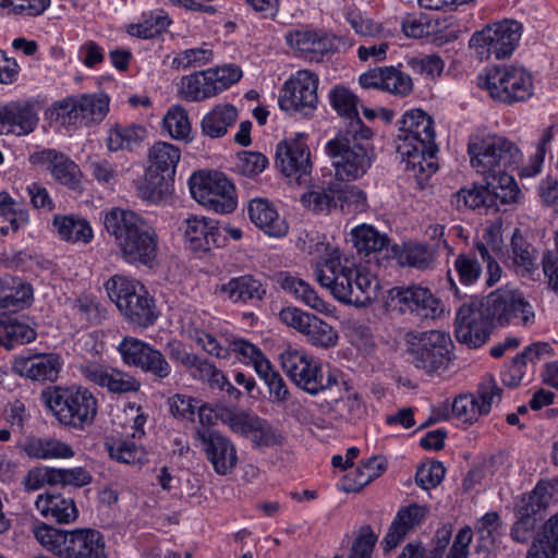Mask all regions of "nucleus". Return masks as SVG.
Segmentation results:
<instances>
[{
	"mask_svg": "<svg viewBox=\"0 0 558 558\" xmlns=\"http://www.w3.org/2000/svg\"><path fill=\"white\" fill-rule=\"evenodd\" d=\"M396 149L404 165V171L418 183L437 170L435 161L438 147L433 119L422 109L407 111L399 121Z\"/></svg>",
	"mask_w": 558,
	"mask_h": 558,
	"instance_id": "obj_1",
	"label": "nucleus"
},
{
	"mask_svg": "<svg viewBox=\"0 0 558 558\" xmlns=\"http://www.w3.org/2000/svg\"><path fill=\"white\" fill-rule=\"evenodd\" d=\"M468 153L471 166L484 175L486 183L509 190V204L517 203L520 191L508 170L522 158L519 147L502 136L477 132L470 136Z\"/></svg>",
	"mask_w": 558,
	"mask_h": 558,
	"instance_id": "obj_2",
	"label": "nucleus"
},
{
	"mask_svg": "<svg viewBox=\"0 0 558 558\" xmlns=\"http://www.w3.org/2000/svg\"><path fill=\"white\" fill-rule=\"evenodd\" d=\"M316 281L344 304L366 306L377 298L378 281L368 271L348 264L339 248L327 251L315 265Z\"/></svg>",
	"mask_w": 558,
	"mask_h": 558,
	"instance_id": "obj_3",
	"label": "nucleus"
},
{
	"mask_svg": "<svg viewBox=\"0 0 558 558\" xmlns=\"http://www.w3.org/2000/svg\"><path fill=\"white\" fill-rule=\"evenodd\" d=\"M104 226L125 263L154 266L158 235L144 218L133 210L113 207L104 214Z\"/></svg>",
	"mask_w": 558,
	"mask_h": 558,
	"instance_id": "obj_4",
	"label": "nucleus"
},
{
	"mask_svg": "<svg viewBox=\"0 0 558 558\" xmlns=\"http://www.w3.org/2000/svg\"><path fill=\"white\" fill-rule=\"evenodd\" d=\"M36 541L59 558H107L102 535L95 530L64 531L45 523L33 529Z\"/></svg>",
	"mask_w": 558,
	"mask_h": 558,
	"instance_id": "obj_5",
	"label": "nucleus"
},
{
	"mask_svg": "<svg viewBox=\"0 0 558 558\" xmlns=\"http://www.w3.org/2000/svg\"><path fill=\"white\" fill-rule=\"evenodd\" d=\"M41 399L60 424L75 429L90 426L97 415L96 397L82 386H56L44 390Z\"/></svg>",
	"mask_w": 558,
	"mask_h": 558,
	"instance_id": "obj_6",
	"label": "nucleus"
},
{
	"mask_svg": "<svg viewBox=\"0 0 558 558\" xmlns=\"http://www.w3.org/2000/svg\"><path fill=\"white\" fill-rule=\"evenodd\" d=\"M280 364L290 380L303 391L316 396L338 387V371H324L322 364L305 350L288 347L279 355Z\"/></svg>",
	"mask_w": 558,
	"mask_h": 558,
	"instance_id": "obj_7",
	"label": "nucleus"
},
{
	"mask_svg": "<svg viewBox=\"0 0 558 558\" xmlns=\"http://www.w3.org/2000/svg\"><path fill=\"white\" fill-rule=\"evenodd\" d=\"M105 288L126 320L143 327L156 320L155 302L140 281L114 275L106 281Z\"/></svg>",
	"mask_w": 558,
	"mask_h": 558,
	"instance_id": "obj_8",
	"label": "nucleus"
},
{
	"mask_svg": "<svg viewBox=\"0 0 558 558\" xmlns=\"http://www.w3.org/2000/svg\"><path fill=\"white\" fill-rule=\"evenodd\" d=\"M369 141L360 138V134L340 131L327 143L326 151L339 180L352 181L366 173L374 157Z\"/></svg>",
	"mask_w": 558,
	"mask_h": 558,
	"instance_id": "obj_9",
	"label": "nucleus"
},
{
	"mask_svg": "<svg viewBox=\"0 0 558 558\" xmlns=\"http://www.w3.org/2000/svg\"><path fill=\"white\" fill-rule=\"evenodd\" d=\"M180 158L181 150L173 144L157 142L150 147L145 182L138 186L143 199L158 203L170 193Z\"/></svg>",
	"mask_w": 558,
	"mask_h": 558,
	"instance_id": "obj_10",
	"label": "nucleus"
},
{
	"mask_svg": "<svg viewBox=\"0 0 558 558\" xmlns=\"http://www.w3.org/2000/svg\"><path fill=\"white\" fill-rule=\"evenodd\" d=\"M478 86L502 102L524 101L533 94L531 75L522 68L493 66L478 75Z\"/></svg>",
	"mask_w": 558,
	"mask_h": 558,
	"instance_id": "obj_11",
	"label": "nucleus"
},
{
	"mask_svg": "<svg viewBox=\"0 0 558 558\" xmlns=\"http://www.w3.org/2000/svg\"><path fill=\"white\" fill-rule=\"evenodd\" d=\"M192 197L217 214H230L238 205L234 184L222 172L194 173L189 180Z\"/></svg>",
	"mask_w": 558,
	"mask_h": 558,
	"instance_id": "obj_12",
	"label": "nucleus"
},
{
	"mask_svg": "<svg viewBox=\"0 0 558 558\" xmlns=\"http://www.w3.org/2000/svg\"><path fill=\"white\" fill-rule=\"evenodd\" d=\"M109 110V98L106 95H73L54 101L49 108L51 120L62 125H88L100 122Z\"/></svg>",
	"mask_w": 558,
	"mask_h": 558,
	"instance_id": "obj_13",
	"label": "nucleus"
},
{
	"mask_svg": "<svg viewBox=\"0 0 558 558\" xmlns=\"http://www.w3.org/2000/svg\"><path fill=\"white\" fill-rule=\"evenodd\" d=\"M487 298L472 296L458 310L454 320V333L460 343L470 348L483 345L495 326Z\"/></svg>",
	"mask_w": 558,
	"mask_h": 558,
	"instance_id": "obj_14",
	"label": "nucleus"
},
{
	"mask_svg": "<svg viewBox=\"0 0 558 558\" xmlns=\"http://www.w3.org/2000/svg\"><path fill=\"white\" fill-rule=\"evenodd\" d=\"M521 33L522 25L519 22L505 20L475 32L469 41V47L481 60H488L492 56L501 60L513 53Z\"/></svg>",
	"mask_w": 558,
	"mask_h": 558,
	"instance_id": "obj_15",
	"label": "nucleus"
},
{
	"mask_svg": "<svg viewBox=\"0 0 558 558\" xmlns=\"http://www.w3.org/2000/svg\"><path fill=\"white\" fill-rule=\"evenodd\" d=\"M318 76L308 71L300 70L290 77L280 90L279 107L287 112H298L304 117L312 116L316 110L318 96Z\"/></svg>",
	"mask_w": 558,
	"mask_h": 558,
	"instance_id": "obj_16",
	"label": "nucleus"
},
{
	"mask_svg": "<svg viewBox=\"0 0 558 558\" xmlns=\"http://www.w3.org/2000/svg\"><path fill=\"white\" fill-rule=\"evenodd\" d=\"M387 305L392 311L417 318H436L444 310L441 301L428 288L420 284L390 289Z\"/></svg>",
	"mask_w": 558,
	"mask_h": 558,
	"instance_id": "obj_17",
	"label": "nucleus"
},
{
	"mask_svg": "<svg viewBox=\"0 0 558 558\" xmlns=\"http://www.w3.org/2000/svg\"><path fill=\"white\" fill-rule=\"evenodd\" d=\"M486 298L495 326L533 324L535 318L533 306L522 292L500 288L490 292Z\"/></svg>",
	"mask_w": 558,
	"mask_h": 558,
	"instance_id": "obj_18",
	"label": "nucleus"
},
{
	"mask_svg": "<svg viewBox=\"0 0 558 558\" xmlns=\"http://www.w3.org/2000/svg\"><path fill=\"white\" fill-rule=\"evenodd\" d=\"M124 364L150 374L156 380H163L171 374L166 356L153 345L134 337H124L118 345Z\"/></svg>",
	"mask_w": 558,
	"mask_h": 558,
	"instance_id": "obj_19",
	"label": "nucleus"
},
{
	"mask_svg": "<svg viewBox=\"0 0 558 558\" xmlns=\"http://www.w3.org/2000/svg\"><path fill=\"white\" fill-rule=\"evenodd\" d=\"M477 255L481 257L482 262L486 264V286L493 287L500 280L502 269L484 243H476L475 251H469L457 255L453 262V271L457 279L465 287L477 282L483 272L482 263Z\"/></svg>",
	"mask_w": 558,
	"mask_h": 558,
	"instance_id": "obj_20",
	"label": "nucleus"
},
{
	"mask_svg": "<svg viewBox=\"0 0 558 558\" xmlns=\"http://www.w3.org/2000/svg\"><path fill=\"white\" fill-rule=\"evenodd\" d=\"M451 345L450 336L444 331L429 330L423 332L410 350L412 363L427 373L436 372L449 362Z\"/></svg>",
	"mask_w": 558,
	"mask_h": 558,
	"instance_id": "obj_21",
	"label": "nucleus"
},
{
	"mask_svg": "<svg viewBox=\"0 0 558 558\" xmlns=\"http://www.w3.org/2000/svg\"><path fill=\"white\" fill-rule=\"evenodd\" d=\"M29 161L35 166L45 167L58 184L74 192L83 189V172L80 166L64 153L47 148L32 154Z\"/></svg>",
	"mask_w": 558,
	"mask_h": 558,
	"instance_id": "obj_22",
	"label": "nucleus"
},
{
	"mask_svg": "<svg viewBox=\"0 0 558 558\" xmlns=\"http://www.w3.org/2000/svg\"><path fill=\"white\" fill-rule=\"evenodd\" d=\"M196 437L217 474L227 475L235 469L236 448L229 437L214 429H197Z\"/></svg>",
	"mask_w": 558,
	"mask_h": 558,
	"instance_id": "obj_23",
	"label": "nucleus"
},
{
	"mask_svg": "<svg viewBox=\"0 0 558 558\" xmlns=\"http://www.w3.org/2000/svg\"><path fill=\"white\" fill-rule=\"evenodd\" d=\"M80 371L86 380L116 395L134 393L142 386L133 375L108 365L86 363L81 365Z\"/></svg>",
	"mask_w": 558,
	"mask_h": 558,
	"instance_id": "obj_24",
	"label": "nucleus"
},
{
	"mask_svg": "<svg viewBox=\"0 0 558 558\" xmlns=\"http://www.w3.org/2000/svg\"><path fill=\"white\" fill-rule=\"evenodd\" d=\"M39 122L38 111L31 100H12L0 105V134L25 136Z\"/></svg>",
	"mask_w": 558,
	"mask_h": 558,
	"instance_id": "obj_25",
	"label": "nucleus"
},
{
	"mask_svg": "<svg viewBox=\"0 0 558 558\" xmlns=\"http://www.w3.org/2000/svg\"><path fill=\"white\" fill-rule=\"evenodd\" d=\"M359 83L366 89H378L399 97H407L413 92L411 76L398 66H377L359 77Z\"/></svg>",
	"mask_w": 558,
	"mask_h": 558,
	"instance_id": "obj_26",
	"label": "nucleus"
},
{
	"mask_svg": "<svg viewBox=\"0 0 558 558\" xmlns=\"http://www.w3.org/2000/svg\"><path fill=\"white\" fill-rule=\"evenodd\" d=\"M538 251L519 228L510 238L507 265L521 278L535 280L538 275Z\"/></svg>",
	"mask_w": 558,
	"mask_h": 558,
	"instance_id": "obj_27",
	"label": "nucleus"
},
{
	"mask_svg": "<svg viewBox=\"0 0 558 558\" xmlns=\"http://www.w3.org/2000/svg\"><path fill=\"white\" fill-rule=\"evenodd\" d=\"M428 513L429 508L427 506L415 502L401 507L381 542L384 550L390 551L400 545L410 533L425 521Z\"/></svg>",
	"mask_w": 558,
	"mask_h": 558,
	"instance_id": "obj_28",
	"label": "nucleus"
},
{
	"mask_svg": "<svg viewBox=\"0 0 558 558\" xmlns=\"http://www.w3.org/2000/svg\"><path fill=\"white\" fill-rule=\"evenodd\" d=\"M328 98L332 109L347 121L345 131L351 134H360L362 140L372 138V130L365 126L359 117V98L351 89L343 85H337L330 89Z\"/></svg>",
	"mask_w": 558,
	"mask_h": 558,
	"instance_id": "obj_29",
	"label": "nucleus"
},
{
	"mask_svg": "<svg viewBox=\"0 0 558 558\" xmlns=\"http://www.w3.org/2000/svg\"><path fill=\"white\" fill-rule=\"evenodd\" d=\"M219 228L216 220L205 216L189 215L183 220V240L193 252H209L219 246Z\"/></svg>",
	"mask_w": 558,
	"mask_h": 558,
	"instance_id": "obj_30",
	"label": "nucleus"
},
{
	"mask_svg": "<svg viewBox=\"0 0 558 558\" xmlns=\"http://www.w3.org/2000/svg\"><path fill=\"white\" fill-rule=\"evenodd\" d=\"M286 40L290 47L316 62L337 49V38L323 32L293 31L286 35Z\"/></svg>",
	"mask_w": 558,
	"mask_h": 558,
	"instance_id": "obj_31",
	"label": "nucleus"
},
{
	"mask_svg": "<svg viewBox=\"0 0 558 558\" xmlns=\"http://www.w3.org/2000/svg\"><path fill=\"white\" fill-rule=\"evenodd\" d=\"M63 361L57 353H44L21 356L14 361L13 369L16 374L38 381H54Z\"/></svg>",
	"mask_w": 558,
	"mask_h": 558,
	"instance_id": "obj_32",
	"label": "nucleus"
},
{
	"mask_svg": "<svg viewBox=\"0 0 558 558\" xmlns=\"http://www.w3.org/2000/svg\"><path fill=\"white\" fill-rule=\"evenodd\" d=\"M276 155L277 163L286 177L300 180L312 169L308 147L300 140L280 143Z\"/></svg>",
	"mask_w": 558,
	"mask_h": 558,
	"instance_id": "obj_33",
	"label": "nucleus"
},
{
	"mask_svg": "<svg viewBox=\"0 0 558 558\" xmlns=\"http://www.w3.org/2000/svg\"><path fill=\"white\" fill-rule=\"evenodd\" d=\"M247 213L251 221L265 234L272 238H282L288 233L289 227L286 220L267 198L251 199L247 205Z\"/></svg>",
	"mask_w": 558,
	"mask_h": 558,
	"instance_id": "obj_34",
	"label": "nucleus"
},
{
	"mask_svg": "<svg viewBox=\"0 0 558 558\" xmlns=\"http://www.w3.org/2000/svg\"><path fill=\"white\" fill-rule=\"evenodd\" d=\"M277 282L282 290L292 294L311 308L323 314L330 313V305L305 280L294 277L289 272H280L277 276Z\"/></svg>",
	"mask_w": 558,
	"mask_h": 558,
	"instance_id": "obj_35",
	"label": "nucleus"
},
{
	"mask_svg": "<svg viewBox=\"0 0 558 558\" xmlns=\"http://www.w3.org/2000/svg\"><path fill=\"white\" fill-rule=\"evenodd\" d=\"M33 288L19 278H0V314L19 311L31 304Z\"/></svg>",
	"mask_w": 558,
	"mask_h": 558,
	"instance_id": "obj_36",
	"label": "nucleus"
},
{
	"mask_svg": "<svg viewBox=\"0 0 558 558\" xmlns=\"http://www.w3.org/2000/svg\"><path fill=\"white\" fill-rule=\"evenodd\" d=\"M23 451L33 459H70L75 452L73 448L53 437H31L23 445Z\"/></svg>",
	"mask_w": 558,
	"mask_h": 558,
	"instance_id": "obj_37",
	"label": "nucleus"
},
{
	"mask_svg": "<svg viewBox=\"0 0 558 558\" xmlns=\"http://www.w3.org/2000/svg\"><path fill=\"white\" fill-rule=\"evenodd\" d=\"M551 497L547 485L537 484L531 493L522 495L517 500L514 515L529 518L538 523L544 519Z\"/></svg>",
	"mask_w": 558,
	"mask_h": 558,
	"instance_id": "obj_38",
	"label": "nucleus"
},
{
	"mask_svg": "<svg viewBox=\"0 0 558 558\" xmlns=\"http://www.w3.org/2000/svg\"><path fill=\"white\" fill-rule=\"evenodd\" d=\"M499 187H493L488 183L484 185H473L470 189H461L456 194V203L460 208L463 205L470 209L477 208H490L497 205L496 199L501 198L505 202H509V190L501 191L500 194L497 190Z\"/></svg>",
	"mask_w": 558,
	"mask_h": 558,
	"instance_id": "obj_39",
	"label": "nucleus"
},
{
	"mask_svg": "<svg viewBox=\"0 0 558 558\" xmlns=\"http://www.w3.org/2000/svg\"><path fill=\"white\" fill-rule=\"evenodd\" d=\"M218 291L234 303L260 301L266 294V289L262 282L251 275L232 278L227 283L221 284Z\"/></svg>",
	"mask_w": 558,
	"mask_h": 558,
	"instance_id": "obj_40",
	"label": "nucleus"
},
{
	"mask_svg": "<svg viewBox=\"0 0 558 558\" xmlns=\"http://www.w3.org/2000/svg\"><path fill=\"white\" fill-rule=\"evenodd\" d=\"M35 507L43 517L51 518L58 523H71L78 514L73 499L61 495H39Z\"/></svg>",
	"mask_w": 558,
	"mask_h": 558,
	"instance_id": "obj_41",
	"label": "nucleus"
},
{
	"mask_svg": "<svg viewBox=\"0 0 558 558\" xmlns=\"http://www.w3.org/2000/svg\"><path fill=\"white\" fill-rule=\"evenodd\" d=\"M238 119V109L231 104L216 105L201 122L202 132L210 138H219L227 134Z\"/></svg>",
	"mask_w": 558,
	"mask_h": 558,
	"instance_id": "obj_42",
	"label": "nucleus"
},
{
	"mask_svg": "<svg viewBox=\"0 0 558 558\" xmlns=\"http://www.w3.org/2000/svg\"><path fill=\"white\" fill-rule=\"evenodd\" d=\"M52 226L61 240L71 243H88L94 235L89 222L74 216L57 215Z\"/></svg>",
	"mask_w": 558,
	"mask_h": 558,
	"instance_id": "obj_43",
	"label": "nucleus"
},
{
	"mask_svg": "<svg viewBox=\"0 0 558 558\" xmlns=\"http://www.w3.org/2000/svg\"><path fill=\"white\" fill-rule=\"evenodd\" d=\"M209 71L204 70L181 80L180 95L187 101H202L217 95Z\"/></svg>",
	"mask_w": 558,
	"mask_h": 558,
	"instance_id": "obj_44",
	"label": "nucleus"
},
{
	"mask_svg": "<svg viewBox=\"0 0 558 558\" xmlns=\"http://www.w3.org/2000/svg\"><path fill=\"white\" fill-rule=\"evenodd\" d=\"M146 130L138 124H116L107 136V147L110 151L133 150L142 144L146 137Z\"/></svg>",
	"mask_w": 558,
	"mask_h": 558,
	"instance_id": "obj_45",
	"label": "nucleus"
},
{
	"mask_svg": "<svg viewBox=\"0 0 558 558\" xmlns=\"http://www.w3.org/2000/svg\"><path fill=\"white\" fill-rule=\"evenodd\" d=\"M353 245L357 253L367 257L372 253L381 252L389 244V238L371 225H361L351 231Z\"/></svg>",
	"mask_w": 558,
	"mask_h": 558,
	"instance_id": "obj_46",
	"label": "nucleus"
},
{
	"mask_svg": "<svg viewBox=\"0 0 558 558\" xmlns=\"http://www.w3.org/2000/svg\"><path fill=\"white\" fill-rule=\"evenodd\" d=\"M338 186L339 184L310 191L302 196V202L315 214H329L338 208Z\"/></svg>",
	"mask_w": 558,
	"mask_h": 558,
	"instance_id": "obj_47",
	"label": "nucleus"
},
{
	"mask_svg": "<svg viewBox=\"0 0 558 558\" xmlns=\"http://www.w3.org/2000/svg\"><path fill=\"white\" fill-rule=\"evenodd\" d=\"M163 129L174 140L191 141L192 131L187 111L182 106H172L162 120Z\"/></svg>",
	"mask_w": 558,
	"mask_h": 558,
	"instance_id": "obj_48",
	"label": "nucleus"
},
{
	"mask_svg": "<svg viewBox=\"0 0 558 558\" xmlns=\"http://www.w3.org/2000/svg\"><path fill=\"white\" fill-rule=\"evenodd\" d=\"M71 311L75 318L86 324H99L106 311L93 295L83 294L71 302Z\"/></svg>",
	"mask_w": 558,
	"mask_h": 558,
	"instance_id": "obj_49",
	"label": "nucleus"
},
{
	"mask_svg": "<svg viewBox=\"0 0 558 558\" xmlns=\"http://www.w3.org/2000/svg\"><path fill=\"white\" fill-rule=\"evenodd\" d=\"M344 14L345 20L352 26L355 33L362 36L386 38L390 34L389 31H387L381 24L374 22L360 10H355L350 7L345 9Z\"/></svg>",
	"mask_w": 558,
	"mask_h": 558,
	"instance_id": "obj_50",
	"label": "nucleus"
},
{
	"mask_svg": "<svg viewBox=\"0 0 558 558\" xmlns=\"http://www.w3.org/2000/svg\"><path fill=\"white\" fill-rule=\"evenodd\" d=\"M304 336L311 344L325 349L335 347L338 341L337 330L317 316L307 323Z\"/></svg>",
	"mask_w": 558,
	"mask_h": 558,
	"instance_id": "obj_51",
	"label": "nucleus"
},
{
	"mask_svg": "<svg viewBox=\"0 0 558 558\" xmlns=\"http://www.w3.org/2000/svg\"><path fill=\"white\" fill-rule=\"evenodd\" d=\"M338 207L345 215L366 211L367 198L365 192L353 185L338 186Z\"/></svg>",
	"mask_w": 558,
	"mask_h": 558,
	"instance_id": "obj_52",
	"label": "nucleus"
},
{
	"mask_svg": "<svg viewBox=\"0 0 558 558\" xmlns=\"http://www.w3.org/2000/svg\"><path fill=\"white\" fill-rule=\"evenodd\" d=\"M257 417L256 414L233 407L222 415V424L227 425L234 434L248 438Z\"/></svg>",
	"mask_w": 558,
	"mask_h": 558,
	"instance_id": "obj_53",
	"label": "nucleus"
},
{
	"mask_svg": "<svg viewBox=\"0 0 558 558\" xmlns=\"http://www.w3.org/2000/svg\"><path fill=\"white\" fill-rule=\"evenodd\" d=\"M255 447H272L281 444V434L266 420L257 417L248 438Z\"/></svg>",
	"mask_w": 558,
	"mask_h": 558,
	"instance_id": "obj_54",
	"label": "nucleus"
},
{
	"mask_svg": "<svg viewBox=\"0 0 558 558\" xmlns=\"http://www.w3.org/2000/svg\"><path fill=\"white\" fill-rule=\"evenodd\" d=\"M452 413L457 418L468 424L476 422L483 415L478 407V399L472 395L457 397L452 403Z\"/></svg>",
	"mask_w": 558,
	"mask_h": 558,
	"instance_id": "obj_55",
	"label": "nucleus"
},
{
	"mask_svg": "<svg viewBox=\"0 0 558 558\" xmlns=\"http://www.w3.org/2000/svg\"><path fill=\"white\" fill-rule=\"evenodd\" d=\"M213 59V51L204 47L186 49L175 56L172 60L173 69L186 70L191 66H202Z\"/></svg>",
	"mask_w": 558,
	"mask_h": 558,
	"instance_id": "obj_56",
	"label": "nucleus"
},
{
	"mask_svg": "<svg viewBox=\"0 0 558 558\" xmlns=\"http://www.w3.org/2000/svg\"><path fill=\"white\" fill-rule=\"evenodd\" d=\"M86 167L93 178L102 185L113 184L118 177L117 166L100 157H88Z\"/></svg>",
	"mask_w": 558,
	"mask_h": 558,
	"instance_id": "obj_57",
	"label": "nucleus"
},
{
	"mask_svg": "<svg viewBox=\"0 0 558 558\" xmlns=\"http://www.w3.org/2000/svg\"><path fill=\"white\" fill-rule=\"evenodd\" d=\"M410 69L420 74H424L427 77L435 78L439 76L444 71L445 62L437 54H423L410 58L408 60Z\"/></svg>",
	"mask_w": 558,
	"mask_h": 558,
	"instance_id": "obj_58",
	"label": "nucleus"
},
{
	"mask_svg": "<svg viewBox=\"0 0 558 558\" xmlns=\"http://www.w3.org/2000/svg\"><path fill=\"white\" fill-rule=\"evenodd\" d=\"M400 258L402 264L417 269H426L433 262V255L427 246L417 243L407 244Z\"/></svg>",
	"mask_w": 558,
	"mask_h": 558,
	"instance_id": "obj_59",
	"label": "nucleus"
},
{
	"mask_svg": "<svg viewBox=\"0 0 558 558\" xmlns=\"http://www.w3.org/2000/svg\"><path fill=\"white\" fill-rule=\"evenodd\" d=\"M3 329L9 341L8 350H11L15 344L29 343L36 338L35 329L16 319L4 323Z\"/></svg>",
	"mask_w": 558,
	"mask_h": 558,
	"instance_id": "obj_60",
	"label": "nucleus"
},
{
	"mask_svg": "<svg viewBox=\"0 0 558 558\" xmlns=\"http://www.w3.org/2000/svg\"><path fill=\"white\" fill-rule=\"evenodd\" d=\"M170 413L178 420L194 422L197 409L196 399L177 393L168 400Z\"/></svg>",
	"mask_w": 558,
	"mask_h": 558,
	"instance_id": "obj_61",
	"label": "nucleus"
},
{
	"mask_svg": "<svg viewBox=\"0 0 558 558\" xmlns=\"http://www.w3.org/2000/svg\"><path fill=\"white\" fill-rule=\"evenodd\" d=\"M445 476V468L441 462L435 461L421 465L415 474L416 484L427 490L441 483Z\"/></svg>",
	"mask_w": 558,
	"mask_h": 558,
	"instance_id": "obj_62",
	"label": "nucleus"
},
{
	"mask_svg": "<svg viewBox=\"0 0 558 558\" xmlns=\"http://www.w3.org/2000/svg\"><path fill=\"white\" fill-rule=\"evenodd\" d=\"M208 71L217 88V94L226 90L242 77L241 69L234 64H225L215 69H208Z\"/></svg>",
	"mask_w": 558,
	"mask_h": 558,
	"instance_id": "obj_63",
	"label": "nucleus"
},
{
	"mask_svg": "<svg viewBox=\"0 0 558 558\" xmlns=\"http://www.w3.org/2000/svg\"><path fill=\"white\" fill-rule=\"evenodd\" d=\"M376 542L377 535L372 527L369 525L362 526L353 542L349 558H371Z\"/></svg>",
	"mask_w": 558,
	"mask_h": 558,
	"instance_id": "obj_64",
	"label": "nucleus"
}]
</instances>
